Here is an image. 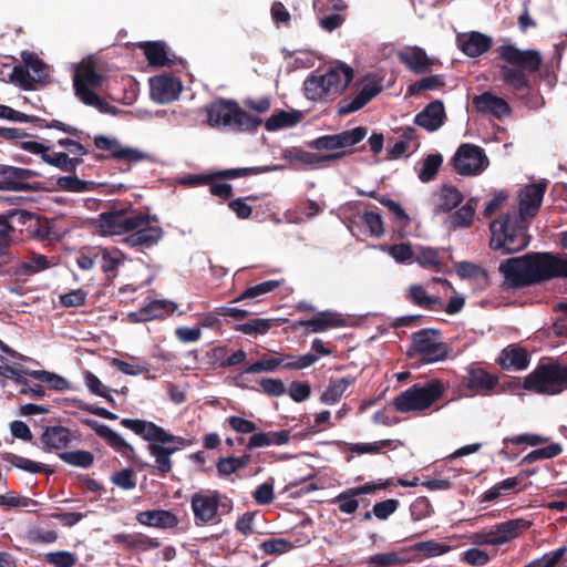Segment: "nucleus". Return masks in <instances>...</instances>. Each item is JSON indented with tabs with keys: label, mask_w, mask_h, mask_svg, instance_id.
Returning <instances> with one entry per match:
<instances>
[{
	"label": "nucleus",
	"mask_w": 567,
	"mask_h": 567,
	"mask_svg": "<svg viewBox=\"0 0 567 567\" xmlns=\"http://www.w3.org/2000/svg\"><path fill=\"white\" fill-rule=\"evenodd\" d=\"M553 311L557 313V317L550 327L551 333L556 337L567 338V299L555 303Z\"/></svg>",
	"instance_id": "obj_58"
},
{
	"label": "nucleus",
	"mask_w": 567,
	"mask_h": 567,
	"mask_svg": "<svg viewBox=\"0 0 567 567\" xmlns=\"http://www.w3.org/2000/svg\"><path fill=\"white\" fill-rule=\"evenodd\" d=\"M452 547L446 543L434 539L419 542L406 548L408 553H414L413 559H425L449 553Z\"/></svg>",
	"instance_id": "obj_37"
},
{
	"label": "nucleus",
	"mask_w": 567,
	"mask_h": 567,
	"mask_svg": "<svg viewBox=\"0 0 567 567\" xmlns=\"http://www.w3.org/2000/svg\"><path fill=\"white\" fill-rule=\"evenodd\" d=\"M443 163V156L440 153L429 154L422 161V167L419 171V178L423 183L433 181Z\"/></svg>",
	"instance_id": "obj_52"
},
{
	"label": "nucleus",
	"mask_w": 567,
	"mask_h": 567,
	"mask_svg": "<svg viewBox=\"0 0 567 567\" xmlns=\"http://www.w3.org/2000/svg\"><path fill=\"white\" fill-rule=\"evenodd\" d=\"M498 377L487 372L478 363H472L458 383V393L465 398L491 395L498 384Z\"/></svg>",
	"instance_id": "obj_12"
},
{
	"label": "nucleus",
	"mask_w": 567,
	"mask_h": 567,
	"mask_svg": "<svg viewBox=\"0 0 567 567\" xmlns=\"http://www.w3.org/2000/svg\"><path fill=\"white\" fill-rule=\"evenodd\" d=\"M451 162L454 171L462 176L478 175L488 165L484 150L470 143L461 144Z\"/></svg>",
	"instance_id": "obj_15"
},
{
	"label": "nucleus",
	"mask_w": 567,
	"mask_h": 567,
	"mask_svg": "<svg viewBox=\"0 0 567 567\" xmlns=\"http://www.w3.org/2000/svg\"><path fill=\"white\" fill-rule=\"evenodd\" d=\"M175 309L176 305L173 301L155 299L138 311L132 312L130 317H132L134 321L145 322L171 315Z\"/></svg>",
	"instance_id": "obj_31"
},
{
	"label": "nucleus",
	"mask_w": 567,
	"mask_h": 567,
	"mask_svg": "<svg viewBox=\"0 0 567 567\" xmlns=\"http://www.w3.org/2000/svg\"><path fill=\"white\" fill-rule=\"evenodd\" d=\"M405 554H408L406 548L375 554L368 558L367 564L372 567H391L409 561L410 558Z\"/></svg>",
	"instance_id": "obj_46"
},
{
	"label": "nucleus",
	"mask_w": 567,
	"mask_h": 567,
	"mask_svg": "<svg viewBox=\"0 0 567 567\" xmlns=\"http://www.w3.org/2000/svg\"><path fill=\"white\" fill-rule=\"evenodd\" d=\"M212 127H229L236 132H255L262 121L243 110L235 100L219 97L206 107Z\"/></svg>",
	"instance_id": "obj_7"
},
{
	"label": "nucleus",
	"mask_w": 567,
	"mask_h": 567,
	"mask_svg": "<svg viewBox=\"0 0 567 567\" xmlns=\"http://www.w3.org/2000/svg\"><path fill=\"white\" fill-rule=\"evenodd\" d=\"M95 227L103 235H124L122 244L140 251L155 247L163 238L164 230L155 215L137 212L132 207L103 212L94 220Z\"/></svg>",
	"instance_id": "obj_1"
},
{
	"label": "nucleus",
	"mask_w": 567,
	"mask_h": 567,
	"mask_svg": "<svg viewBox=\"0 0 567 567\" xmlns=\"http://www.w3.org/2000/svg\"><path fill=\"white\" fill-rule=\"evenodd\" d=\"M144 53L151 66H171L173 60L168 58L167 47L163 41L146 42Z\"/></svg>",
	"instance_id": "obj_42"
},
{
	"label": "nucleus",
	"mask_w": 567,
	"mask_h": 567,
	"mask_svg": "<svg viewBox=\"0 0 567 567\" xmlns=\"http://www.w3.org/2000/svg\"><path fill=\"white\" fill-rule=\"evenodd\" d=\"M446 118L444 104L441 100L429 103L414 117V123L429 132L437 131Z\"/></svg>",
	"instance_id": "obj_26"
},
{
	"label": "nucleus",
	"mask_w": 567,
	"mask_h": 567,
	"mask_svg": "<svg viewBox=\"0 0 567 567\" xmlns=\"http://www.w3.org/2000/svg\"><path fill=\"white\" fill-rule=\"evenodd\" d=\"M68 174L56 178L55 185L59 189L70 193H86L94 189V182L79 178L75 172Z\"/></svg>",
	"instance_id": "obj_45"
},
{
	"label": "nucleus",
	"mask_w": 567,
	"mask_h": 567,
	"mask_svg": "<svg viewBox=\"0 0 567 567\" xmlns=\"http://www.w3.org/2000/svg\"><path fill=\"white\" fill-rule=\"evenodd\" d=\"M563 447L559 443H550L549 445L540 449H536L529 452L526 456L520 461L522 465H528L535 463L539 460L553 458L561 454Z\"/></svg>",
	"instance_id": "obj_54"
},
{
	"label": "nucleus",
	"mask_w": 567,
	"mask_h": 567,
	"mask_svg": "<svg viewBox=\"0 0 567 567\" xmlns=\"http://www.w3.org/2000/svg\"><path fill=\"white\" fill-rule=\"evenodd\" d=\"M22 372L27 377L47 383L49 389L51 390L63 392L70 389V382L65 378L54 372H50L47 370H31L28 368H22Z\"/></svg>",
	"instance_id": "obj_41"
},
{
	"label": "nucleus",
	"mask_w": 567,
	"mask_h": 567,
	"mask_svg": "<svg viewBox=\"0 0 567 567\" xmlns=\"http://www.w3.org/2000/svg\"><path fill=\"white\" fill-rule=\"evenodd\" d=\"M0 118H6L9 121H14V122H20V123H33V124L38 125L39 127L55 128L58 131H61L65 134H69L72 137H76V138H80V135L83 133L78 127L65 124L59 120L47 121V120L40 118L35 115H28V114L21 113L8 105H2V104H0Z\"/></svg>",
	"instance_id": "obj_18"
},
{
	"label": "nucleus",
	"mask_w": 567,
	"mask_h": 567,
	"mask_svg": "<svg viewBox=\"0 0 567 567\" xmlns=\"http://www.w3.org/2000/svg\"><path fill=\"white\" fill-rule=\"evenodd\" d=\"M147 450L155 457V468L162 477H165L173 468L171 457L164 451V444L158 442H148Z\"/></svg>",
	"instance_id": "obj_50"
},
{
	"label": "nucleus",
	"mask_w": 567,
	"mask_h": 567,
	"mask_svg": "<svg viewBox=\"0 0 567 567\" xmlns=\"http://www.w3.org/2000/svg\"><path fill=\"white\" fill-rule=\"evenodd\" d=\"M400 61L414 73L421 74L430 71L431 62L424 50L410 48L399 54Z\"/></svg>",
	"instance_id": "obj_38"
},
{
	"label": "nucleus",
	"mask_w": 567,
	"mask_h": 567,
	"mask_svg": "<svg viewBox=\"0 0 567 567\" xmlns=\"http://www.w3.org/2000/svg\"><path fill=\"white\" fill-rule=\"evenodd\" d=\"M355 377L352 375L331 379L329 385L322 392L320 401L324 404H334L339 402L347 389L355 383Z\"/></svg>",
	"instance_id": "obj_39"
},
{
	"label": "nucleus",
	"mask_w": 567,
	"mask_h": 567,
	"mask_svg": "<svg viewBox=\"0 0 567 567\" xmlns=\"http://www.w3.org/2000/svg\"><path fill=\"white\" fill-rule=\"evenodd\" d=\"M281 358H285L281 365L286 370H302L315 364L319 357L312 353H306L299 357H296L291 353L281 354Z\"/></svg>",
	"instance_id": "obj_56"
},
{
	"label": "nucleus",
	"mask_w": 567,
	"mask_h": 567,
	"mask_svg": "<svg viewBox=\"0 0 567 567\" xmlns=\"http://www.w3.org/2000/svg\"><path fill=\"white\" fill-rule=\"evenodd\" d=\"M497 51L504 62L499 65V80L513 93L525 95L532 85L529 75L538 72L543 64L540 52L522 50L514 44L501 45Z\"/></svg>",
	"instance_id": "obj_3"
},
{
	"label": "nucleus",
	"mask_w": 567,
	"mask_h": 567,
	"mask_svg": "<svg viewBox=\"0 0 567 567\" xmlns=\"http://www.w3.org/2000/svg\"><path fill=\"white\" fill-rule=\"evenodd\" d=\"M406 298L415 306L431 310L440 311L443 309V301L440 297L427 295L425 288L421 285H412L409 288Z\"/></svg>",
	"instance_id": "obj_36"
},
{
	"label": "nucleus",
	"mask_w": 567,
	"mask_h": 567,
	"mask_svg": "<svg viewBox=\"0 0 567 567\" xmlns=\"http://www.w3.org/2000/svg\"><path fill=\"white\" fill-rule=\"evenodd\" d=\"M567 547L561 546L555 550L548 551L540 558L530 561L532 567H555L566 555Z\"/></svg>",
	"instance_id": "obj_64"
},
{
	"label": "nucleus",
	"mask_w": 567,
	"mask_h": 567,
	"mask_svg": "<svg viewBox=\"0 0 567 567\" xmlns=\"http://www.w3.org/2000/svg\"><path fill=\"white\" fill-rule=\"evenodd\" d=\"M368 134V128L364 126H357L352 130H347L341 133L334 134L338 148L350 147L360 143Z\"/></svg>",
	"instance_id": "obj_55"
},
{
	"label": "nucleus",
	"mask_w": 567,
	"mask_h": 567,
	"mask_svg": "<svg viewBox=\"0 0 567 567\" xmlns=\"http://www.w3.org/2000/svg\"><path fill=\"white\" fill-rule=\"evenodd\" d=\"M275 326V320L255 318L245 323L237 324L235 330L243 334L257 337L266 334Z\"/></svg>",
	"instance_id": "obj_48"
},
{
	"label": "nucleus",
	"mask_w": 567,
	"mask_h": 567,
	"mask_svg": "<svg viewBox=\"0 0 567 567\" xmlns=\"http://www.w3.org/2000/svg\"><path fill=\"white\" fill-rule=\"evenodd\" d=\"M476 200L471 198L465 205L458 208L451 216V223L454 227H470L475 215Z\"/></svg>",
	"instance_id": "obj_57"
},
{
	"label": "nucleus",
	"mask_w": 567,
	"mask_h": 567,
	"mask_svg": "<svg viewBox=\"0 0 567 567\" xmlns=\"http://www.w3.org/2000/svg\"><path fill=\"white\" fill-rule=\"evenodd\" d=\"M444 85L445 82L442 75H430L409 85L408 94L413 96L417 95L422 91H432L439 87H443Z\"/></svg>",
	"instance_id": "obj_59"
},
{
	"label": "nucleus",
	"mask_w": 567,
	"mask_h": 567,
	"mask_svg": "<svg viewBox=\"0 0 567 567\" xmlns=\"http://www.w3.org/2000/svg\"><path fill=\"white\" fill-rule=\"evenodd\" d=\"M519 476L508 477L495 484L481 496V502L487 503L497 499L501 495H507L514 491L520 483Z\"/></svg>",
	"instance_id": "obj_49"
},
{
	"label": "nucleus",
	"mask_w": 567,
	"mask_h": 567,
	"mask_svg": "<svg viewBox=\"0 0 567 567\" xmlns=\"http://www.w3.org/2000/svg\"><path fill=\"white\" fill-rule=\"evenodd\" d=\"M412 349L421 361L433 363L447 358L449 346L442 341L437 329L425 328L411 336Z\"/></svg>",
	"instance_id": "obj_11"
},
{
	"label": "nucleus",
	"mask_w": 567,
	"mask_h": 567,
	"mask_svg": "<svg viewBox=\"0 0 567 567\" xmlns=\"http://www.w3.org/2000/svg\"><path fill=\"white\" fill-rule=\"evenodd\" d=\"M259 547L267 555H282L291 550L293 545L285 538H268Z\"/></svg>",
	"instance_id": "obj_63"
},
{
	"label": "nucleus",
	"mask_w": 567,
	"mask_h": 567,
	"mask_svg": "<svg viewBox=\"0 0 567 567\" xmlns=\"http://www.w3.org/2000/svg\"><path fill=\"white\" fill-rule=\"evenodd\" d=\"M282 361H285V358H281V354L278 357H264L255 363L248 365L244 370V373L256 374L260 372H272L279 365H281Z\"/></svg>",
	"instance_id": "obj_60"
},
{
	"label": "nucleus",
	"mask_w": 567,
	"mask_h": 567,
	"mask_svg": "<svg viewBox=\"0 0 567 567\" xmlns=\"http://www.w3.org/2000/svg\"><path fill=\"white\" fill-rule=\"evenodd\" d=\"M44 561L54 567H74L78 557L71 551L59 550L45 554Z\"/></svg>",
	"instance_id": "obj_62"
},
{
	"label": "nucleus",
	"mask_w": 567,
	"mask_h": 567,
	"mask_svg": "<svg viewBox=\"0 0 567 567\" xmlns=\"http://www.w3.org/2000/svg\"><path fill=\"white\" fill-rule=\"evenodd\" d=\"M458 49L467 56L476 58L492 47V38H456Z\"/></svg>",
	"instance_id": "obj_44"
},
{
	"label": "nucleus",
	"mask_w": 567,
	"mask_h": 567,
	"mask_svg": "<svg viewBox=\"0 0 567 567\" xmlns=\"http://www.w3.org/2000/svg\"><path fill=\"white\" fill-rule=\"evenodd\" d=\"M59 457L64 463L81 468H89L94 463L93 453L84 450L61 452Z\"/></svg>",
	"instance_id": "obj_53"
},
{
	"label": "nucleus",
	"mask_w": 567,
	"mask_h": 567,
	"mask_svg": "<svg viewBox=\"0 0 567 567\" xmlns=\"http://www.w3.org/2000/svg\"><path fill=\"white\" fill-rule=\"evenodd\" d=\"M347 153L344 151L333 152L329 154L311 153L301 147H290L284 153V158L290 163H299L307 167H318L323 163L336 162L341 159Z\"/></svg>",
	"instance_id": "obj_24"
},
{
	"label": "nucleus",
	"mask_w": 567,
	"mask_h": 567,
	"mask_svg": "<svg viewBox=\"0 0 567 567\" xmlns=\"http://www.w3.org/2000/svg\"><path fill=\"white\" fill-rule=\"evenodd\" d=\"M250 461L251 456L249 454H244L239 457H220L216 463V468L220 476H229L236 473L237 471L246 467L250 463Z\"/></svg>",
	"instance_id": "obj_47"
},
{
	"label": "nucleus",
	"mask_w": 567,
	"mask_h": 567,
	"mask_svg": "<svg viewBox=\"0 0 567 567\" xmlns=\"http://www.w3.org/2000/svg\"><path fill=\"white\" fill-rule=\"evenodd\" d=\"M72 441L71 431L62 425L47 426L40 437L39 446L50 452L52 450H62L68 447Z\"/></svg>",
	"instance_id": "obj_29"
},
{
	"label": "nucleus",
	"mask_w": 567,
	"mask_h": 567,
	"mask_svg": "<svg viewBox=\"0 0 567 567\" xmlns=\"http://www.w3.org/2000/svg\"><path fill=\"white\" fill-rule=\"evenodd\" d=\"M38 176V173L10 165L0 164V190H28V181Z\"/></svg>",
	"instance_id": "obj_23"
},
{
	"label": "nucleus",
	"mask_w": 567,
	"mask_h": 567,
	"mask_svg": "<svg viewBox=\"0 0 567 567\" xmlns=\"http://www.w3.org/2000/svg\"><path fill=\"white\" fill-rule=\"evenodd\" d=\"M85 425L92 429L97 436L103 439L106 444L112 447L115 452L121 454L128 461H135L136 452L135 449L127 443L118 433L113 431L110 426L101 424L95 420L85 419L83 421Z\"/></svg>",
	"instance_id": "obj_19"
},
{
	"label": "nucleus",
	"mask_w": 567,
	"mask_h": 567,
	"mask_svg": "<svg viewBox=\"0 0 567 567\" xmlns=\"http://www.w3.org/2000/svg\"><path fill=\"white\" fill-rule=\"evenodd\" d=\"M546 189L547 181L545 179L525 185L518 193V208H513L511 212H513L518 219L530 221L540 209Z\"/></svg>",
	"instance_id": "obj_17"
},
{
	"label": "nucleus",
	"mask_w": 567,
	"mask_h": 567,
	"mask_svg": "<svg viewBox=\"0 0 567 567\" xmlns=\"http://www.w3.org/2000/svg\"><path fill=\"white\" fill-rule=\"evenodd\" d=\"M152 99L161 104H167L178 99L182 92L179 79L163 74L150 80Z\"/></svg>",
	"instance_id": "obj_21"
},
{
	"label": "nucleus",
	"mask_w": 567,
	"mask_h": 567,
	"mask_svg": "<svg viewBox=\"0 0 567 567\" xmlns=\"http://www.w3.org/2000/svg\"><path fill=\"white\" fill-rule=\"evenodd\" d=\"M446 390L440 379H430L414 383L394 398L393 405L398 412L424 411L439 401Z\"/></svg>",
	"instance_id": "obj_8"
},
{
	"label": "nucleus",
	"mask_w": 567,
	"mask_h": 567,
	"mask_svg": "<svg viewBox=\"0 0 567 567\" xmlns=\"http://www.w3.org/2000/svg\"><path fill=\"white\" fill-rule=\"evenodd\" d=\"M103 75L93 66H86L76 72L73 79L75 95L80 101L84 100L86 93H95L92 89H99L103 84Z\"/></svg>",
	"instance_id": "obj_30"
},
{
	"label": "nucleus",
	"mask_w": 567,
	"mask_h": 567,
	"mask_svg": "<svg viewBox=\"0 0 567 567\" xmlns=\"http://www.w3.org/2000/svg\"><path fill=\"white\" fill-rule=\"evenodd\" d=\"M508 289H523L554 278H567V256L549 251L511 257L498 266Z\"/></svg>",
	"instance_id": "obj_2"
},
{
	"label": "nucleus",
	"mask_w": 567,
	"mask_h": 567,
	"mask_svg": "<svg viewBox=\"0 0 567 567\" xmlns=\"http://www.w3.org/2000/svg\"><path fill=\"white\" fill-rule=\"evenodd\" d=\"M290 441V431H269L254 433L246 445L248 450L267 447L270 445H285Z\"/></svg>",
	"instance_id": "obj_33"
},
{
	"label": "nucleus",
	"mask_w": 567,
	"mask_h": 567,
	"mask_svg": "<svg viewBox=\"0 0 567 567\" xmlns=\"http://www.w3.org/2000/svg\"><path fill=\"white\" fill-rule=\"evenodd\" d=\"M496 361L505 370L520 371L528 367L529 354L524 348L513 344L502 350Z\"/></svg>",
	"instance_id": "obj_32"
},
{
	"label": "nucleus",
	"mask_w": 567,
	"mask_h": 567,
	"mask_svg": "<svg viewBox=\"0 0 567 567\" xmlns=\"http://www.w3.org/2000/svg\"><path fill=\"white\" fill-rule=\"evenodd\" d=\"M303 114L298 110H279L271 114L265 122V128L275 132L281 128L293 127L301 122Z\"/></svg>",
	"instance_id": "obj_35"
},
{
	"label": "nucleus",
	"mask_w": 567,
	"mask_h": 567,
	"mask_svg": "<svg viewBox=\"0 0 567 567\" xmlns=\"http://www.w3.org/2000/svg\"><path fill=\"white\" fill-rule=\"evenodd\" d=\"M93 143L97 150L106 152L93 154V157L97 162L112 158L118 162H125L131 165L147 158V154L143 153L142 151L128 146H123L118 140L102 134L94 136Z\"/></svg>",
	"instance_id": "obj_14"
},
{
	"label": "nucleus",
	"mask_w": 567,
	"mask_h": 567,
	"mask_svg": "<svg viewBox=\"0 0 567 567\" xmlns=\"http://www.w3.org/2000/svg\"><path fill=\"white\" fill-rule=\"evenodd\" d=\"M51 267V262L47 256L31 252L25 259L19 262L11 271V276L16 281L24 282L29 277L41 272Z\"/></svg>",
	"instance_id": "obj_27"
},
{
	"label": "nucleus",
	"mask_w": 567,
	"mask_h": 567,
	"mask_svg": "<svg viewBox=\"0 0 567 567\" xmlns=\"http://www.w3.org/2000/svg\"><path fill=\"white\" fill-rule=\"evenodd\" d=\"M136 520L141 525L161 529L175 528L179 523L178 517L173 512L167 509H151L138 512L136 514Z\"/></svg>",
	"instance_id": "obj_28"
},
{
	"label": "nucleus",
	"mask_w": 567,
	"mask_h": 567,
	"mask_svg": "<svg viewBox=\"0 0 567 567\" xmlns=\"http://www.w3.org/2000/svg\"><path fill=\"white\" fill-rule=\"evenodd\" d=\"M382 85L378 81H373L363 85L354 96H347L341 99L337 104V114L346 116L350 113L357 112L365 106L372 99H374L381 91Z\"/></svg>",
	"instance_id": "obj_22"
},
{
	"label": "nucleus",
	"mask_w": 567,
	"mask_h": 567,
	"mask_svg": "<svg viewBox=\"0 0 567 567\" xmlns=\"http://www.w3.org/2000/svg\"><path fill=\"white\" fill-rule=\"evenodd\" d=\"M523 388L537 394H558L567 389V365L540 363L524 379Z\"/></svg>",
	"instance_id": "obj_10"
},
{
	"label": "nucleus",
	"mask_w": 567,
	"mask_h": 567,
	"mask_svg": "<svg viewBox=\"0 0 567 567\" xmlns=\"http://www.w3.org/2000/svg\"><path fill=\"white\" fill-rule=\"evenodd\" d=\"M0 455L3 461L10 463L12 466L23 470L29 473H45V474L54 473V470L50 468L48 465L33 462L29 458L17 455L14 453L3 452Z\"/></svg>",
	"instance_id": "obj_43"
},
{
	"label": "nucleus",
	"mask_w": 567,
	"mask_h": 567,
	"mask_svg": "<svg viewBox=\"0 0 567 567\" xmlns=\"http://www.w3.org/2000/svg\"><path fill=\"white\" fill-rule=\"evenodd\" d=\"M121 425L131 430L147 442H158L162 444L176 443V446H181V449L192 444L190 440L173 435L152 421L125 417L121 420Z\"/></svg>",
	"instance_id": "obj_13"
},
{
	"label": "nucleus",
	"mask_w": 567,
	"mask_h": 567,
	"mask_svg": "<svg viewBox=\"0 0 567 567\" xmlns=\"http://www.w3.org/2000/svg\"><path fill=\"white\" fill-rule=\"evenodd\" d=\"M353 79L347 64L331 66L323 74H311L303 82L305 95L310 101H331L341 95Z\"/></svg>",
	"instance_id": "obj_6"
},
{
	"label": "nucleus",
	"mask_w": 567,
	"mask_h": 567,
	"mask_svg": "<svg viewBox=\"0 0 567 567\" xmlns=\"http://www.w3.org/2000/svg\"><path fill=\"white\" fill-rule=\"evenodd\" d=\"M463 194L458 190L457 187L453 185H444L437 195V199L435 202V210L437 213H450L456 208L463 202Z\"/></svg>",
	"instance_id": "obj_40"
},
{
	"label": "nucleus",
	"mask_w": 567,
	"mask_h": 567,
	"mask_svg": "<svg viewBox=\"0 0 567 567\" xmlns=\"http://www.w3.org/2000/svg\"><path fill=\"white\" fill-rule=\"evenodd\" d=\"M190 508L196 526H205L229 514L233 501L217 489H200L190 496Z\"/></svg>",
	"instance_id": "obj_9"
},
{
	"label": "nucleus",
	"mask_w": 567,
	"mask_h": 567,
	"mask_svg": "<svg viewBox=\"0 0 567 567\" xmlns=\"http://www.w3.org/2000/svg\"><path fill=\"white\" fill-rule=\"evenodd\" d=\"M391 484L388 480L384 483L369 482L361 486H355L341 492L334 502L338 503L340 512L346 514H353L359 507L358 496L363 494H373L379 489H385Z\"/></svg>",
	"instance_id": "obj_20"
},
{
	"label": "nucleus",
	"mask_w": 567,
	"mask_h": 567,
	"mask_svg": "<svg viewBox=\"0 0 567 567\" xmlns=\"http://www.w3.org/2000/svg\"><path fill=\"white\" fill-rule=\"evenodd\" d=\"M530 221L520 220L508 210L489 223V248L502 255H513L528 247Z\"/></svg>",
	"instance_id": "obj_4"
},
{
	"label": "nucleus",
	"mask_w": 567,
	"mask_h": 567,
	"mask_svg": "<svg viewBox=\"0 0 567 567\" xmlns=\"http://www.w3.org/2000/svg\"><path fill=\"white\" fill-rule=\"evenodd\" d=\"M56 145L65 151L55 152L53 151V146L35 141L22 142L21 148L31 154L40 155L44 163L64 173L76 172L78 167L84 162L83 156L91 153L89 147L71 137L58 140Z\"/></svg>",
	"instance_id": "obj_5"
},
{
	"label": "nucleus",
	"mask_w": 567,
	"mask_h": 567,
	"mask_svg": "<svg viewBox=\"0 0 567 567\" xmlns=\"http://www.w3.org/2000/svg\"><path fill=\"white\" fill-rule=\"evenodd\" d=\"M472 103L478 113L491 114L497 120H503L512 113L507 101L489 91L474 95Z\"/></svg>",
	"instance_id": "obj_25"
},
{
	"label": "nucleus",
	"mask_w": 567,
	"mask_h": 567,
	"mask_svg": "<svg viewBox=\"0 0 567 567\" xmlns=\"http://www.w3.org/2000/svg\"><path fill=\"white\" fill-rule=\"evenodd\" d=\"M21 59L24 63V68L39 79L41 84L47 82L49 76L47 64L35 53L21 51Z\"/></svg>",
	"instance_id": "obj_51"
},
{
	"label": "nucleus",
	"mask_w": 567,
	"mask_h": 567,
	"mask_svg": "<svg viewBox=\"0 0 567 567\" xmlns=\"http://www.w3.org/2000/svg\"><path fill=\"white\" fill-rule=\"evenodd\" d=\"M343 324V319L329 311L319 312L309 320H301L298 322V326L305 327L309 332H322Z\"/></svg>",
	"instance_id": "obj_34"
},
{
	"label": "nucleus",
	"mask_w": 567,
	"mask_h": 567,
	"mask_svg": "<svg viewBox=\"0 0 567 567\" xmlns=\"http://www.w3.org/2000/svg\"><path fill=\"white\" fill-rule=\"evenodd\" d=\"M532 526V522L525 518H514L502 522L491 529L475 534V543L480 545H502L516 537Z\"/></svg>",
	"instance_id": "obj_16"
},
{
	"label": "nucleus",
	"mask_w": 567,
	"mask_h": 567,
	"mask_svg": "<svg viewBox=\"0 0 567 567\" xmlns=\"http://www.w3.org/2000/svg\"><path fill=\"white\" fill-rule=\"evenodd\" d=\"M281 285L279 280H266L255 286L245 289L235 301H241L245 299H254L261 295L268 293Z\"/></svg>",
	"instance_id": "obj_61"
}]
</instances>
